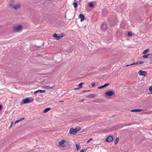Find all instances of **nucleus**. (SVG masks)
I'll return each mask as SVG.
<instances>
[{
  "label": "nucleus",
  "mask_w": 152,
  "mask_h": 152,
  "mask_svg": "<svg viewBox=\"0 0 152 152\" xmlns=\"http://www.w3.org/2000/svg\"><path fill=\"white\" fill-rule=\"evenodd\" d=\"M64 36V35L63 34H59L58 35L56 34L55 33L53 35V37H55V39L57 40L60 39Z\"/></svg>",
  "instance_id": "1"
},
{
  "label": "nucleus",
  "mask_w": 152,
  "mask_h": 152,
  "mask_svg": "<svg viewBox=\"0 0 152 152\" xmlns=\"http://www.w3.org/2000/svg\"><path fill=\"white\" fill-rule=\"evenodd\" d=\"M138 74L140 75H142L145 77L147 75V73L146 71L142 70H140L139 71Z\"/></svg>",
  "instance_id": "2"
},
{
  "label": "nucleus",
  "mask_w": 152,
  "mask_h": 152,
  "mask_svg": "<svg viewBox=\"0 0 152 152\" xmlns=\"http://www.w3.org/2000/svg\"><path fill=\"white\" fill-rule=\"evenodd\" d=\"M22 28V26L21 25H20L14 27L13 28V30L15 31H20Z\"/></svg>",
  "instance_id": "3"
},
{
  "label": "nucleus",
  "mask_w": 152,
  "mask_h": 152,
  "mask_svg": "<svg viewBox=\"0 0 152 152\" xmlns=\"http://www.w3.org/2000/svg\"><path fill=\"white\" fill-rule=\"evenodd\" d=\"M30 102V99L29 98H27L23 100V102H21V104H26Z\"/></svg>",
  "instance_id": "4"
},
{
  "label": "nucleus",
  "mask_w": 152,
  "mask_h": 152,
  "mask_svg": "<svg viewBox=\"0 0 152 152\" xmlns=\"http://www.w3.org/2000/svg\"><path fill=\"white\" fill-rule=\"evenodd\" d=\"M106 96H111L114 94V92L113 91H107L105 93Z\"/></svg>",
  "instance_id": "5"
},
{
  "label": "nucleus",
  "mask_w": 152,
  "mask_h": 152,
  "mask_svg": "<svg viewBox=\"0 0 152 152\" xmlns=\"http://www.w3.org/2000/svg\"><path fill=\"white\" fill-rule=\"evenodd\" d=\"M65 140H62L60 141L59 142V145L62 147H64L65 146Z\"/></svg>",
  "instance_id": "6"
},
{
  "label": "nucleus",
  "mask_w": 152,
  "mask_h": 152,
  "mask_svg": "<svg viewBox=\"0 0 152 152\" xmlns=\"http://www.w3.org/2000/svg\"><path fill=\"white\" fill-rule=\"evenodd\" d=\"M113 138L112 136L111 135L109 136L106 138V140L107 142H110L113 140Z\"/></svg>",
  "instance_id": "7"
},
{
  "label": "nucleus",
  "mask_w": 152,
  "mask_h": 152,
  "mask_svg": "<svg viewBox=\"0 0 152 152\" xmlns=\"http://www.w3.org/2000/svg\"><path fill=\"white\" fill-rule=\"evenodd\" d=\"M69 133L70 134H76L77 132L76 131V130L71 128L69 130Z\"/></svg>",
  "instance_id": "8"
},
{
  "label": "nucleus",
  "mask_w": 152,
  "mask_h": 152,
  "mask_svg": "<svg viewBox=\"0 0 152 152\" xmlns=\"http://www.w3.org/2000/svg\"><path fill=\"white\" fill-rule=\"evenodd\" d=\"M9 6L10 7L15 10H17L19 9L20 7V5L19 4H17L16 5L13 6L12 7V5L11 4H10Z\"/></svg>",
  "instance_id": "9"
},
{
  "label": "nucleus",
  "mask_w": 152,
  "mask_h": 152,
  "mask_svg": "<svg viewBox=\"0 0 152 152\" xmlns=\"http://www.w3.org/2000/svg\"><path fill=\"white\" fill-rule=\"evenodd\" d=\"M106 25L104 23H103L101 26V29L102 30L104 31L106 29Z\"/></svg>",
  "instance_id": "10"
},
{
  "label": "nucleus",
  "mask_w": 152,
  "mask_h": 152,
  "mask_svg": "<svg viewBox=\"0 0 152 152\" xmlns=\"http://www.w3.org/2000/svg\"><path fill=\"white\" fill-rule=\"evenodd\" d=\"M55 86V85L54 84L52 86H44V88L47 89H52Z\"/></svg>",
  "instance_id": "11"
},
{
  "label": "nucleus",
  "mask_w": 152,
  "mask_h": 152,
  "mask_svg": "<svg viewBox=\"0 0 152 152\" xmlns=\"http://www.w3.org/2000/svg\"><path fill=\"white\" fill-rule=\"evenodd\" d=\"M79 17L80 18V21H83L85 18V17L84 15L83 14H80L79 15Z\"/></svg>",
  "instance_id": "12"
},
{
  "label": "nucleus",
  "mask_w": 152,
  "mask_h": 152,
  "mask_svg": "<svg viewBox=\"0 0 152 152\" xmlns=\"http://www.w3.org/2000/svg\"><path fill=\"white\" fill-rule=\"evenodd\" d=\"M109 85V83H106V84H105L104 85H103L102 86H101L100 87H99L98 88V89H101V88H103Z\"/></svg>",
  "instance_id": "13"
},
{
  "label": "nucleus",
  "mask_w": 152,
  "mask_h": 152,
  "mask_svg": "<svg viewBox=\"0 0 152 152\" xmlns=\"http://www.w3.org/2000/svg\"><path fill=\"white\" fill-rule=\"evenodd\" d=\"M142 111V110L140 109H134L131 110V111L132 112H140Z\"/></svg>",
  "instance_id": "14"
},
{
  "label": "nucleus",
  "mask_w": 152,
  "mask_h": 152,
  "mask_svg": "<svg viewBox=\"0 0 152 152\" xmlns=\"http://www.w3.org/2000/svg\"><path fill=\"white\" fill-rule=\"evenodd\" d=\"M150 55H152L151 54H148L147 55H144L142 56V57L144 58H146L148 57Z\"/></svg>",
  "instance_id": "15"
},
{
  "label": "nucleus",
  "mask_w": 152,
  "mask_h": 152,
  "mask_svg": "<svg viewBox=\"0 0 152 152\" xmlns=\"http://www.w3.org/2000/svg\"><path fill=\"white\" fill-rule=\"evenodd\" d=\"M50 110V108H47L45 109L44 111H43V112L44 113H47V112H48V111H49V110Z\"/></svg>",
  "instance_id": "16"
},
{
  "label": "nucleus",
  "mask_w": 152,
  "mask_h": 152,
  "mask_svg": "<svg viewBox=\"0 0 152 152\" xmlns=\"http://www.w3.org/2000/svg\"><path fill=\"white\" fill-rule=\"evenodd\" d=\"M76 130V131L77 132L80 131L81 129V128L80 127H77L75 129Z\"/></svg>",
  "instance_id": "17"
},
{
  "label": "nucleus",
  "mask_w": 152,
  "mask_h": 152,
  "mask_svg": "<svg viewBox=\"0 0 152 152\" xmlns=\"http://www.w3.org/2000/svg\"><path fill=\"white\" fill-rule=\"evenodd\" d=\"M119 140V138L118 137H116L115 141H114V143L115 144H116L118 143Z\"/></svg>",
  "instance_id": "18"
},
{
  "label": "nucleus",
  "mask_w": 152,
  "mask_h": 152,
  "mask_svg": "<svg viewBox=\"0 0 152 152\" xmlns=\"http://www.w3.org/2000/svg\"><path fill=\"white\" fill-rule=\"evenodd\" d=\"M24 119H25V118H23L20 119L19 120L16 121H15V123H18V122H20V121H22Z\"/></svg>",
  "instance_id": "19"
},
{
  "label": "nucleus",
  "mask_w": 152,
  "mask_h": 152,
  "mask_svg": "<svg viewBox=\"0 0 152 152\" xmlns=\"http://www.w3.org/2000/svg\"><path fill=\"white\" fill-rule=\"evenodd\" d=\"M76 147L77 149V150H79L80 148V146L79 145L77 144H76Z\"/></svg>",
  "instance_id": "20"
},
{
  "label": "nucleus",
  "mask_w": 152,
  "mask_h": 152,
  "mask_svg": "<svg viewBox=\"0 0 152 152\" xmlns=\"http://www.w3.org/2000/svg\"><path fill=\"white\" fill-rule=\"evenodd\" d=\"M73 4L75 8H76L77 7V3L75 2H74L73 3Z\"/></svg>",
  "instance_id": "21"
},
{
  "label": "nucleus",
  "mask_w": 152,
  "mask_h": 152,
  "mask_svg": "<svg viewBox=\"0 0 152 152\" xmlns=\"http://www.w3.org/2000/svg\"><path fill=\"white\" fill-rule=\"evenodd\" d=\"M84 84V83H81L78 85V86L79 87V88H81L82 87V86L83 84Z\"/></svg>",
  "instance_id": "22"
},
{
  "label": "nucleus",
  "mask_w": 152,
  "mask_h": 152,
  "mask_svg": "<svg viewBox=\"0 0 152 152\" xmlns=\"http://www.w3.org/2000/svg\"><path fill=\"white\" fill-rule=\"evenodd\" d=\"M95 94H92L90 95L89 97L91 98H94L95 96Z\"/></svg>",
  "instance_id": "23"
},
{
  "label": "nucleus",
  "mask_w": 152,
  "mask_h": 152,
  "mask_svg": "<svg viewBox=\"0 0 152 152\" xmlns=\"http://www.w3.org/2000/svg\"><path fill=\"white\" fill-rule=\"evenodd\" d=\"M148 50H149V49H147L144 50L143 52V54H146Z\"/></svg>",
  "instance_id": "24"
},
{
  "label": "nucleus",
  "mask_w": 152,
  "mask_h": 152,
  "mask_svg": "<svg viewBox=\"0 0 152 152\" xmlns=\"http://www.w3.org/2000/svg\"><path fill=\"white\" fill-rule=\"evenodd\" d=\"M149 90L150 92L152 93V86H151L149 88Z\"/></svg>",
  "instance_id": "25"
},
{
  "label": "nucleus",
  "mask_w": 152,
  "mask_h": 152,
  "mask_svg": "<svg viewBox=\"0 0 152 152\" xmlns=\"http://www.w3.org/2000/svg\"><path fill=\"white\" fill-rule=\"evenodd\" d=\"M39 92L40 93H42V92L45 93L46 91L45 90H39Z\"/></svg>",
  "instance_id": "26"
},
{
  "label": "nucleus",
  "mask_w": 152,
  "mask_h": 152,
  "mask_svg": "<svg viewBox=\"0 0 152 152\" xmlns=\"http://www.w3.org/2000/svg\"><path fill=\"white\" fill-rule=\"evenodd\" d=\"M144 62L143 61H138L139 64H141L144 63Z\"/></svg>",
  "instance_id": "27"
},
{
  "label": "nucleus",
  "mask_w": 152,
  "mask_h": 152,
  "mask_svg": "<svg viewBox=\"0 0 152 152\" xmlns=\"http://www.w3.org/2000/svg\"><path fill=\"white\" fill-rule=\"evenodd\" d=\"M136 65L135 63H134L132 64H130L126 65V66H131V65Z\"/></svg>",
  "instance_id": "28"
},
{
  "label": "nucleus",
  "mask_w": 152,
  "mask_h": 152,
  "mask_svg": "<svg viewBox=\"0 0 152 152\" xmlns=\"http://www.w3.org/2000/svg\"><path fill=\"white\" fill-rule=\"evenodd\" d=\"M93 140V139L91 138L90 139L88 140L87 142V143H88L91 141L92 140Z\"/></svg>",
  "instance_id": "29"
},
{
  "label": "nucleus",
  "mask_w": 152,
  "mask_h": 152,
  "mask_svg": "<svg viewBox=\"0 0 152 152\" xmlns=\"http://www.w3.org/2000/svg\"><path fill=\"white\" fill-rule=\"evenodd\" d=\"M89 6L91 7H92L94 6V4L93 3H91L90 4Z\"/></svg>",
  "instance_id": "30"
},
{
  "label": "nucleus",
  "mask_w": 152,
  "mask_h": 152,
  "mask_svg": "<svg viewBox=\"0 0 152 152\" xmlns=\"http://www.w3.org/2000/svg\"><path fill=\"white\" fill-rule=\"evenodd\" d=\"M128 35L129 36H132V34L130 32H129L128 33Z\"/></svg>",
  "instance_id": "31"
},
{
  "label": "nucleus",
  "mask_w": 152,
  "mask_h": 152,
  "mask_svg": "<svg viewBox=\"0 0 152 152\" xmlns=\"http://www.w3.org/2000/svg\"><path fill=\"white\" fill-rule=\"evenodd\" d=\"M95 85H96V84H95V83H94L92 84L91 85H92V87H94L95 86Z\"/></svg>",
  "instance_id": "32"
},
{
  "label": "nucleus",
  "mask_w": 152,
  "mask_h": 152,
  "mask_svg": "<svg viewBox=\"0 0 152 152\" xmlns=\"http://www.w3.org/2000/svg\"><path fill=\"white\" fill-rule=\"evenodd\" d=\"M39 92V90H38L37 91H35L34 92V94H37V93H38Z\"/></svg>",
  "instance_id": "33"
},
{
  "label": "nucleus",
  "mask_w": 152,
  "mask_h": 152,
  "mask_svg": "<svg viewBox=\"0 0 152 152\" xmlns=\"http://www.w3.org/2000/svg\"><path fill=\"white\" fill-rule=\"evenodd\" d=\"M85 151L84 149H82L80 151V152H85Z\"/></svg>",
  "instance_id": "34"
},
{
  "label": "nucleus",
  "mask_w": 152,
  "mask_h": 152,
  "mask_svg": "<svg viewBox=\"0 0 152 152\" xmlns=\"http://www.w3.org/2000/svg\"><path fill=\"white\" fill-rule=\"evenodd\" d=\"M135 63V64H139L138 61L136 62Z\"/></svg>",
  "instance_id": "35"
},
{
  "label": "nucleus",
  "mask_w": 152,
  "mask_h": 152,
  "mask_svg": "<svg viewBox=\"0 0 152 152\" xmlns=\"http://www.w3.org/2000/svg\"><path fill=\"white\" fill-rule=\"evenodd\" d=\"M83 92H86V90H84L83 91Z\"/></svg>",
  "instance_id": "36"
},
{
  "label": "nucleus",
  "mask_w": 152,
  "mask_h": 152,
  "mask_svg": "<svg viewBox=\"0 0 152 152\" xmlns=\"http://www.w3.org/2000/svg\"><path fill=\"white\" fill-rule=\"evenodd\" d=\"M84 100L83 99V100H80V101L83 102V101H84Z\"/></svg>",
  "instance_id": "37"
},
{
  "label": "nucleus",
  "mask_w": 152,
  "mask_h": 152,
  "mask_svg": "<svg viewBox=\"0 0 152 152\" xmlns=\"http://www.w3.org/2000/svg\"><path fill=\"white\" fill-rule=\"evenodd\" d=\"M79 88H75V90H76V89H78Z\"/></svg>",
  "instance_id": "38"
},
{
  "label": "nucleus",
  "mask_w": 152,
  "mask_h": 152,
  "mask_svg": "<svg viewBox=\"0 0 152 152\" xmlns=\"http://www.w3.org/2000/svg\"><path fill=\"white\" fill-rule=\"evenodd\" d=\"M12 125H11V126H10V128H11V127H12Z\"/></svg>",
  "instance_id": "39"
},
{
  "label": "nucleus",
  "mask_w": 152,
  "mask_h": 152,
  "mask_svg": "<svg viewBox=\"0 0 152 152\" xmlns=\"http://www.w3.org/2000/svg\"><path fill=\"white\" fill-rule=\"evenodd\" d=\"M63 102V101H60V102Z\"/></svg>",
  "instance_id": "40"
},
{
  "label": "nucleus",
  "mask_w": 152,
  "mask_h": 152,
  "mask_svg": "<svg viewBox=\"0 0 152 152\" xmlns=\"http://www.w3.org/2000/svg\"><path fill=\"white\" fill-rule=\"evenodd\" d=\"M90 91L89 90H88V91Z\"/></svg>",
  "instance_id": "41"
}]
</instances>
